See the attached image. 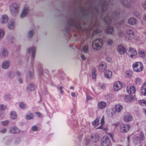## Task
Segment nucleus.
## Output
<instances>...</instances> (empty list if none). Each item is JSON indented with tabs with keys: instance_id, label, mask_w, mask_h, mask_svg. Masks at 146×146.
I'll return each instance as SVG.
<instances>
[{
	"instance_id": "46",
	"label": "nucleus",
	"mask_w": 146,
	"mask_h": 146,
	"mask_svg": "<svg viewBox=\"0 0 146 146\" xmlns=\"http://www.w3.org/2000/svg\"><path fill=\"white\" fill-rule=\"evenodd\" d=\"M99 87L102 89H104L106 87V86L104 84H100L99 85Z\"/></svg>"
},
{
	"instance_id": "13",
	"label": "nucleus",
	"mask_w": 146,
	"mask_h": 146,
	"mask_svg": "<svg viewBox=\"0 0 146 146\" xmlns=\"http://www.w3.org/2000/svg\"><path fill=\"white\" fill-rule=\"evenodd\" d=\"M20 131L19 129L15 126L11 127L9 130V132L11 134L17 133H19Z\"/></svg>"
},
{
	"instance_id": "9",
	"label": "nucleus",
	"mask_w": 146,
	"mask_h": 146,
	"mask_svg": "<svg viewBox=\"0 0 146 146\" xmlns=\"http://www.w3.org/2000/svg\"><path fill=\"white\" fill-rule=\"evenodd\" d=\"M107 106V103L104 101H100L98 102V108L101 109H104Z\"/></svg>"
},
{
	"instance_id": "30",
	"label": "nucleus",
	"mask_w": 146,
	"mask_h": 146,
	"mask_svg": "<svg viewBox=\"0 0 146 146\" xmlns=\"http://www.w3.org/2000/svg\"><path fill=\"white\" fill-rule=\"evenodd\" d=\"M135 82L137 84L140 85L142 83V81L141 78L137 77L135 78Z\"/></svg>"
},
{
	"instance_id": "50",
	"label": "nucleus",
	"mask_w": 146,
	"mask_h": 146,
	"mask_svg": "<svg viewBox=\"0 0 146 146\" xmlns=\"http://www.w3.org/2000/svg\"><path fill=\"white\" fill-rule=\"evenodd\" d=\"M58 88L60 90L61 93L62 94H63V91L62 90V87L61 86H59L58 87Z\"/></svg>"
},
{
	"instance_id": "12",
	"label": "nucleus",
	"mask_w": 146,
	"mask_h": 146,
	"mask_svg": "<svg viewBox=\"0 0 146 146\" xmlns=\"http://www.w3.org/2000/svg\"><path fill=\"white\" fill-rule=\"evenodd\" d=\"M27 89L28 92H31L34 91L35 89V86L34 84H30L28 85Z\"/></svg>"
},
{
	"instance_id": "15",
	"label": "nucleus",
	"mask_w": 146,
	"mask_h": 146,
	"mask_svg": "<svg viewBox=\"0 0 146 146\" xmlns=\"http://www.w3.org/2000/svg\"><path fill=\"white\" fill-rule=\"evenodd\" d=\"M10 62L8 60L4 61L2 64V68L3 69H8L10 66Z\"/></svg>"
},
{
	"instance_id": "19",
	"label": "nucleus",
	"mask_w": 146,
	"mask_h": 146,
	"mask_svg": "<svg viewBox=\"0 0 146 146\" xmlns=\"http://www.w3.org/2000/svg\"><path fill=\"white\" fill-rule=\"evenodd\" d=\"M8 55V51L6 49H3L2 50L0 54V55L1 57H4L7 56Z\"/></svg>"
},
{
	"instance_id": "58",
	"label": "nucleus",
	"mask_w": 146,
	"mask_h": 146,
	"mask_svg": "<svg viewBox=\"0 0 146 146\" xmlns=\"http://www.w3.org/2000/svg\"><path fill=\"white\" fill-rule=\"evenodd\" d=\"M101 31V30L100 29H97L94 32L97 33H100Z\"/></svg>"
},
{
	"instance_id": "2",
	"label": "nucleus",
	"mask_w": 146,
	"mask_h": 146,
	"mask_svg": "<svg viewBox=\"0 0 146 146\" xmlns=\"http://www.w3.org/2000/svg\"><path fill=\"white\" fill-rule=\"evenodd\" d=\"M9 7L11 14L14 16L17 15L19 11V5L16 3H13Z\"/></svg>"
},
{
	"instance_id": "41",
	"label": "nucleus",
	"mask_w": 146,
	"mask_h": 146,
	"mask_svg": "<svg viewBox=\"0 0 146 146\" xmlns=\"http://www.w3.org/2000/svg\"><path fill=\"white\" fill-rule=\"evenodd\" d=\"M34 34V31L31 30L30 31L28 32V35L30 37H32Z\"/></svg>"
},
{
	"instance_id": "26",
	"label": "nucleus",
	"mask_w": 146,
	"mask_h": 146,
	"mask_svg": "<svg viewBox=\"0 0 146 146\" xmlns=\"http://www.w3.org/2000/svg\"><path fill=\"white\" fill-rule=\"evenodd\" d=\"M128 39L132 38L134 36V33L133 31L128 29Z\"/></svg>"
},
{
	"instance_id": "18",
	"label": "nucleus",
	"mask_w": 146,
	"mask_h": 146,
	"mask_svg": "<svg viewBox=\"0 0 146 146\" xmlns=\"http://www.w3.org/2000/svg\"><path fill=\"white\" fill-rule=\"evenodd\" d=\"M91 139L93 142H97L99 140V137L98 134H93L91 136Z\"/></svg>"
},
{
	"instance_id": "57",
	"label": "nucleus",
	"mask_w": 146,
	"mask_h": 146,
	"mask_svg": "<svg viewBox=\"0 0 146 146\" xmlns=\"http://www.w3.org/2000/svg\"><path fill=\"white\" fill-rule=\"evenodd\" d=\"M81 57L82 59L83 60H85L86 59V58L84 55L82 54L81 56Z\"/></svg>"
},
{
	"instance_id": "36",
	"label": "nucleus",
	"mask_w": 146,
	"mask_h": 146,
	"mask_svg": "<svg viewBox=\"0 0 146 146\" xmlns=\"http://www.w3.org/2000/svg\"><path fill=\"white\" fill-rule=\"evenodd\" d=\"M141 90L142 94L143 95L146 96V87L142 86Z\"/></svg>"
},
{
	"instance_id": "5",
	"label": "nucleus",
	"mask_w": 146,
	"mask_h": 146,
	"mask_svg": "<svg viewBox=\"0 0 146 146\" xmlns=\"http://www.w3.org/2000/svg\"><path fill=\"white\" fill-rule=\"evenodd\" d=\"M123 86V83L119 81L115 82L113 84V88L114 91H118L121 90Z\"/></svg>"
},
{
	"instance_id": "4",
	"label": "nucleus",
	"mask_w": 146,
	"mask_h": 146,
	"mask_svg": "<svg viewBox=\"0 0 146 146\" xmlns=\"http://www.w3.org/2000/svg\"><path fill=\"white\" fill-rule=\"evenodd\" d=\"M136 88L133 86L129 87V90H128V93H129V96L128 95V101L130 102H132L134 101L135 99V92Z\"/></svg>"
},
{
	"instance_id": "1",
	"label": "nucleus",
	"mask_w": 146,
	"mask_h": 146,
	"mask_svg": "<svg viewBox=\"0 0 146 146\" xmlns=\"http://www.w3.org/2000/svg\"><path fill=\"white\" fill-rule=\"evenodd\" d=\"M103 44V41L101 39H97L94 40L92 43V46L95 49L99 50L102 48Z\"/></svg>"
},
{
	"instance_id": "8",
	"label": "nucleus",
	"mask_w": 146,
	"mask_h": 146,
	"mask_svg": "<svg viewBox=\"0 0 146 146\" xmlns=\"http://www.w3.org/2000/svg\"><path fill=\"white\" fill-rule=\"evenodd\" d=\"M29 11V8L28 7H24L20 15V17L23 18L25 17L27 15Z\"/></svg>"
},
{
	"instance_id": "49",
	"label": "nucleus",
	"mask_w": 146,
	"mask_h": 146,
	"mask_svg": "<svg viewBox=\"0 0 146 146\" xmlns=\"http://www.w3.org/2000/svg\"><path fill=\"white\" fill-rule=\"evenodd\" d=\"M124 119L126 122L128 121V115L126 114L124 117Z\"/></svg>"
},
{
	"instance_id": "55",
	"label": "nucleus",
	"mask_w": 146,
	"mask_h": 146,
	"mask_svg": "<svg viewBox=\"0 0 146 146\" xmlns=\"http://www.w3.org/2000/svg\"><path fill=\"white\" fill-rule=\"evenodd\" d=\"M35 113L37 114V115L39 117H40L41 116V114L38 112H35Z\"/></svg>"
},
{
	"instance_id": "39",
	"label": "nucleus",
	"mask_w": 146,
	"mask_h": 146,
	"mask_svg": "<svg viewBox=\"0 0 146 146\" xmlns=\"http://www.w3.org/2000/svg\"><path fill=\"white\" fill-rule=\"evenodd\" d=\"M9 123L8 120H6L3 121L1 123L2 125L3 126H5L7 125Z\"/></svg>"
},
{
	"instance_id": "34",
	"label": "nucleus",
	"mask_w": 146,
	"mask_h": 146,
	"mask_svg": "<svg viewBox=\"0 0 146 146\" xmlns=\"http://www.w3.org/2000/svg\"><path fill=\"white\" fill-rule=\"evenodd\" d=\"M15 76V73L14 72L11 71L9 72L8 74L9 77L11 78H14Z\"/></svg>"
},
{
	"instance_id": "60",
	"label": "nucleus",
	"mask_w": 146,
	"mask_h": 146,
	"mask_svg": "<svg viewBox=\"0 0 146 146\" xmlns=\"http://www.w3.org/2000/svg\"><path fill=\"white\" fill-rule=\"evenodd\" d=\"M17 75L18 76H20L21 75V73L19 71H17L16 72Z\"/></svg>"
},
{
	"instance_id": "16",
	"label": "nucleus",
	"mask_w": 146,
	"mask_h": 146,
	"mask_svg": "<svg viewBox=\"0 0 146 146\" xmlns=\"http://www.w3.org/2000/svg\"><path fill=\"white\" fill-rule=\"evenodd\" d=\"M123 106L120 104H117L115 106L114 109L115 111L117 113H119L122 110Z\"/></svg>"
},
{
	"instance_id": "29",
	"label": "nucleus",
	"mask_w": 146,
	"mask_h": 146,
	"mask_svg": "<svg viewBox=\"0 0 146 146\" xmlns=\"http://www.w3.org/2000/svg\"><path fill=\"white\" fill-rule=\"evenodd\" d=\"M82 50L84 52L87 53L88 52V46L87 44H85L82 47Z\"/></svg>"
},
{
	"instance_id": "23",
	"label": "nucleus",
	"mask_w": 146,
	"mask_h": 146,
	"mask_svg": "<svg viewBox=\"0 0 146 146\" xmlns=\"http://www.w3.org/2000/svg\"><path fill=\"white\" fill-rule=\"evenodd\" d=\"M8 26L10 29L12 30L14 29L15 25L14 22L13 21L9 22L8 24Z\"/></svg>"
},
{
	"instance_id": "43",
	"label": "nucleus",
	"mask_w": 146,
	"mask_h": 146,
	"mask_svg": "<svg viewBox=\"0 0 146 146\" xmlns=\"http://www.w3.org/2000/svg\"><path fill=\"white\" fill-rule=\"evenodd\" d=\"M6 108V106L5 105L2 104L0 105V110L1 111L5 110Z\"/></svg>"
},
{
	"instance_id": "52",
	"label": "nucleus",
	"mask_w": 146,
	"mask_h": 146,
	"mask_svg": "<svg viewBox=\"0 0 146 146\" xmlns=\"http://www.w3.org/2000/svg\"><path fill=\"white\" fill-rule=\"evenodd\" d=\"M32 129L33 131H36L37 130L38 128L36 126H34L32 127Z\"/></svg>"
},
{
	"instance_id": "28",
	"label": "nucleus",
	"mask_w": 146,
	"mask_h": 146,
	"mask_svg": "<svg viewBox=\"0 0 146 146\" xmlns=\"http://www.w3.org/2000/svg\"><path fill=\"white\" fill-rule=\"evenodd\" d=\"M34 114L32 113H29L26 115V118L27 120H30L33 119Z\"/></svg>"
},
{
	"instance_id": "37",
	"label": "nucleus",
	"mask_w": 146,
	"mask_h": 146,
	"mask_svg": "<svg viewBox=\"0 0 146 146\" xmlns=\"http://www.w3.org/2000/svg\"><path fill=\"white\" fill-rule=\"evenodd\" d=\"M19 106L20 108L23 109L25 107L26 105L24 103L21 102L19 103Z\"/></svg>"
},
{
	"instance_id": "48",
	"label": "nucleus",
	"mask_w": 146,
	"mask_h": 146,
	"mask_svg": "<svg viewBox=\"0 0 146 146\" xmlns=\"http://www.w3.org/2000/svg\"><path fill=\"white\" fill-rule=\"evenodd\" d=\"M133 71L131 70L128 71V78L131 77L133 75Z\"/></svg>"
},
{
	"instance_id": "63",
	"label": "nucleus",
	"mask_w": 146,
	"mask_h": 146,
	"mask_svg": "<svg viewBox=\"0 0 146 146\" xmlns=\"http://www.w3.org/2000/svg\"><path fill=\"white\" fill-rule=\"evenodd\" d=\"M124 100L125 102H128V96L127 95L125 96L124 98Z\"/></svg>"
},
{
	"instance_id": "38",
	"label": "nucleus",
	"mask_w": 146,
	"mask_h": 146,
	"mask_svg": "<svg viewBox=\"0 0 146 146\" xmlns=\"http://www.w3.org/2000/svg\"><path fill=\"white\" fill-rule=\"evenodd\" d=\"M33 76V73L32 71H30L27 75V78H31Z\"/></svg>"
},
{
	"instance_id": "40",
	"label": "nucleus",
	"mask_w": 146,
	"mask_h": 146,
	"mask_svg": "<svg viewBox=\"0 0 146 146\" xmlns=\"http://www.w3.org/2000/svg\"><path fill=\"white\" fill-rule=\"evenodd\" d=\"M4 32L3 30L0 29V40L2 38L4 35Z\"/></svg>"
},
{
	"instance_id": "44",
	"label": "nucleus",
	"mask_w": 146,
	"mask_h": 146,
	"mask_svg": "<svg viewBox=\"0 0 146 146\" xmlns=\"http://www.w3.org/2000/svg\"><path fill=\"white\" fill-rule=\"evenodd\" d=\"M142 6L144 9H146V0H145L142 3Z\"/></svg>"
},
{
	"instance_id": "3",
	"label": "nucleus",
	"mask_w": 146,
	"mask_h": 146,
	"mask_svg": "<svg viewBox=\"0 0 146 146\" xmlns=\"http://www.w3.org/2000/svg\"><path fill=\"white\" fill-rule=\"evenodd\" d=\"M132 66L133 70L138 72L141 71L143 68L142 63L140 62H135L133 64Z\"/></svg>"
},
{
	"instance_id": "54",
	"label": "nucleus",
	"mask_w": 146,
	"mask_h": 146,
	"mask_svg": "<svg viewBox=\"0 0 146 146\" xmlns=\"http://www.w3.org/2000/svg\"><path fill=\"white\" fill-rule=\"evenodd\" d=\"M133 119L132 116L130 115H128V121H131Z\"/></svg>"
},
{
	"instance_id": "27",
	"label": "nucleus",
	"mask_w": 146,
	"mask_h": 146,
	"mask_svg": "<svg viewBox=\"0 0 146 146\" xmlns=\"http://www.w3.org/2000/svg\"><path fill=\"white\" fill-rule=\"evenodd\" d=\"M104 20L105 22L107 24H109L111 22V19L109 17H106L104 19Z\"/></svg>"
},
{
	"instance_id": "6",
	"label": "nucleus",
	"mask_w": 146,
	"mask_h": 146,
	"mask_svg": "<svg viewBox=\"0 0 146 146\" xmlns=\"http://www.w3.org/2000/svg\"><path fill=\"white\" fill-rule=\"evenodd\" d=\"M110 143V140L107 136L104 137L102 140L101 144L103 146H108Z\"/></svg>"
},
{
	"instance_id": "10",
	"label": "nucleus",
	"mask_w": 146,
	"mask_h": 146,
	"mask_svg": "<svg viewBox=\"0 0 146 146\" xmlns=\"http://www.w3.org/2000/svg\"><path fill=\"white\" fill-rule=\"evenodd\" d=\"M107 65L104 62H100L99 66V68L100 71L103 72L106 68Z\"/></svg>"
},
{
	"instance_id": "62",
	"label": "nucleus",
	"mask_w": 146,
	"mask_h": 146,
	"mask_svg": "<svg viewBox=\"0 0 146 146\" xmlns=\"http://www.w3.org/2000/svg\"><path fill=\"white\" fill-rule=\"evenodd\" d=\"M106 60H107V61L109 62H110L111 61V58L108 57L106 58Z\"/></svg>"
},
{
	"instance_id": "17",
	"label": "nucleus",
	"mask_w": 146,
	"mask_h": 146,
	"mask_svg": "<svg viewBox=\"0 0 146 146\" xmlns=\"http://www.w3.org/2000/svg\"><path fill=\"white\" fill-rule=\"evenodd\" d=\"M125 50V48L122 45H120L118 47V52L121 54H123L124 53Z\"/></svg>"
},
{
	"instance_id": "31",
	"label": "nucleus",
	"mask_w": 146,
	"mask_h": 146,
	"mask_svg": "<svg viewBox=\"0 0 146 146\" xmlns=\"http://www.w3.org/2000/svg\"><path fill=\"white\" fill-rule=\"evenodd\" d=\"M139 56L145 59V57H146V54L145 52L143 51H141L139 52Z\"/></svg>"
},
{
	"instance_id": "25",
	"label": "nucleus",
	"mask_w": 146,
	"mask_h": 146,
	"mask_svg": "<svg viewBox=\"0 0 146 146\" xmlns=\"http://www.w3.org/2000/svg\"><path fill=\"white\" fill-rule=\"evenodd\" d=\"M113 31V27L112 26H109L106 29V32L108 34H111Z\"/></svg>"
},
{
	"instance_id": "64",
	"label": "nucleus",
	"mask_w": 146,
	"mask_h": 146,
	"mask_svg": "<svg viewBox=\"0 0 146 146\" xmlns=\"http://www.w3.org/2000/svg\"><path fill=\"white\" fill-rule=\"evenodd\" d=\"M109 135H110V137L113 140V135L111 133H109Z\"/></svg>"
},
{
	"instance_id": "20",
	"label": "nucleus",
	"mask_w": 146,
	"mask_h": 146,
	"mask_svg": "<svg viewBox=\"0 0 146 146\" xmlns=\"http://www.w3.org/2000/svg\"><path fill=\"white\" fill-rule=\"evenodd\" d=\"M105 77L108 79L110 78L112 76V74L111 71L109 70H106L104 73Z\"/></svg>"
},
{
	"instance_id": "56",
	"label": "nucleus",
	"mask_w": 146,
	"mask_h": 146,
	"mask_svg": "<svg viewBox=\"0 0 146 146\" xmlns=\"http://www.w3.org/2000/svg\"><path fill=\"white\" fill-rule=\"evenodd\" d=\"M143 19L144 21H146V13L143 15Z\"/></svg>"
},
{
	"instance_id": "22",
	"label": "nucleus",
	"mask_w": 146,
	"mask_h": 146,
	"mask_svg": "<svg viewBox=\"0 0 146 146\" xmlns=\"http://www.w3.org/2000/svg\"><path fill=\"white\" fill-rule=\"evenodd\" d=\"M137 22L136 19L133 17L131 18L128 19V23L133 25H135Z\"/></svg>"
},
{
	"instance_id": "59",
	"label": "nucleus",
	"mask_w": 146,
	"mask_h": 146,
	"mask_svg": "<svg viewBox=\"0 0 146 146\" xmlns=\"http://www.w3.org/2000/svg\"><path fill=\"white\" fill-rule=\"evenodd\" d=\"M92 99V98L90 96H87V100H90Z\"/></svg>"
},
{
	"instance_id": "47",
	"label": "nucleus",
	"mask_w": 146,
	"mask_h": 146,
	"mask_svg": "<svg viewBox=\"0 0 146 146\" xmlns=\"http://www.w3.org/2000/svg\"><path fill=\"white\" fill-rule=\"evenodd\" d=\"M104 123V117L103 116L101 120V124L102 125H103Z\"/></svg>"
},
{
	"instance_id": "53",
	"label": "nucleus",
	"mask_w": 146,
	"mask_h": 146,
	"mask_svg": "<svg viewBox=\"0 0 146 146\" xmlns=\"http://www.w3.org/2000/svg\"><path fill=\"white\" fill-rule=\"evenodd\" d=\"M119 123L117 122L113 124L112 125H114L115 127V128L119 125Z\"/></svg>"
},
{
	"instance_id": "32",
	"label": "nucleus",
	"mask_w": 146,
	"mask_h": 146,
	"mask_svg": "<svg viewBox=\"0 0 146 146\" xmlns=\"http://www.w3.org/2000/svg\"><path fill=\"white\" fill-rule=\"evenodd\" d=\"M139 103L140 105L142 106H146V100H140L139 101Z\"/></svg>"
},
{
	"instance_id": "24",
	"label": "nucleus",
	"mask_w": 146,
	"mask_h": 146,
	"mask_svg": "<svg viewBox=\"0 0 146 146\" xmlns=\"http://www.w3.org/2000/svg\"><path fill=\"white\" fill-rule=\"evenodd\" d=\"M17 115L16 112L15 111H12L10 113V117L12 119H15L17 118Z\"/></svg>"
},
{
	"instance_id": "33",
	"label": "nucleus",
	"mask_w": 146,
	"mask_h": 146,
	"mask_svg": "<svg viewBox=\"0 0 146 146\" xmlns=\"http://www.w3.org/2000/svg\"><path fill=\"white\" fill-rule=\"evenodd\" d=\"M11 98V95L9 94H7L5 95L4 97V100L6 101H8Z\"/></svg>"
},
{
	"instance_id": "7",
	"label": "nucleus",
	"mask_w": 146,
	"mask_h": 146,
	"mask_svg": "<svg viewBox=\"0 0 146 146\" xmlns=\"http://www.w3.org/2000/svg\"><path fill=\"white\" fill-rule=\"evenodd\" d=\"M128 52L130 54L129 56L131 58H133L136 57L137 52L135 48H130Z\"/></svg>"
},
{
	"instance_id": "11",
	"label": "nucleus",
	"mask_w": 146,
	"mask_h": 146,
	"mask_svg": "<svg viewBox=\"0 0 146 146\" xmlns=\"http://www.w3.org/2000/svg\"><path fill=\"white\" fill-rule=\"evenodd\" d=\"M36 48L35 47H32L29 48L28 49V52L29 53L32 54L31 59L32 60H33L35 58V54Z\"/></svg>"
},
{
	"instance_id": "21",
	"label": "nucleus",
	"mask_w": 146,
	"mask_h": 146,
	"mask_svg": "<svg viewBox=\"0 0 146 146\" xmlns=\"http://www.w3.org/2000/svg\"><path fill=\"white\" fill-rule=\"evenodd\" d=\"M8 17L5 15H4L2 16L1 19V22L2 23H6L8 21Z\"/></svg>"
},
{
	"instance_id": "51",
	"label": "nucleus",
	"mask_w": 146,
	"mask_h": 146,
	"mask_svg": "<svg viewBox=\"0 0 146 146\" xmlns=\"http://www.w3.org/2000/svg\"><path fill=\"white\" fill-rule=\"evenodd\" d=\"M7 131L6 128H3L0 131V132L2 133H4L6 132Z\"/></svg>"
},
{
	"instance_id": "45",
	"label": "nucleus",
	"mask_w": 146,
	"mask_h": 146,
	"mask_svg": "<svg viewBox=\"0 0 146 146\" xmlns=\"http://www.w3.org/2000/svg\"><path fill=\"white\" fill-rule=\"evenodd\" d=\"M96 72L95 71H93L92 73V78L94 79H95L96 78Z\"/></svg>"
},
{
	"instance_id": "61",
	"label": "nucleus",
	"mask_w": 146,
	"mask_h": 146,
	"mask_svg": "<svg viewBox=\"0 0 146 146\" xmlns=\"http://www.w3.org/2000/svg\"><path fill=\"white\" fill-rule=\"evenodd\" d=\"M19 81L20 83L22 84L23 82L22 79L21 78H19Z\"/></svg>"
},
{
	"instance_id": "14",
	"label": "nucleus",
	"mask_w": 146,
	"mask_h": 146,
	"mask_svg": "<svg viewBox=\"0 0 146 146\" xmlns=\"http://www.w3.org/2000/svg\"><path fill=\"white\" fill-rule=\"evenodd\" d=\"M128 129L127 124H122L120 125V129L121 132L125 133L127 132Z\"/></svg>"
},
{
	"instance_id": "35",
	"label": "nucleus",
	"mask_w": 146,
	"mask_h": 146,
	"mask_svg": "<svg viewBox=\"0 0 146 146\" xmlns=\"http://www.w3.org/2000/svg\"><path fill=\"white\" fill-rule=\"evenodd\" d=\"M99 121V119L97 118L92 122V125L93 126H96L98 124Z\"/></svg>"
},
{
	"instance_id": "42",
	"label": "nucleus",
	"mask_w": 146,
	"mask_h": 146,
	"mask_svg": "<svg viewBox=\"0 0 146 146\" xmlns=\"http://www.w3.org/2000/svg\"><path fill=\"white\" fill-rule=\"evenodd\" d=\"M106 42L108 44L110 45H111L113 43L112 40L110 39H108L107 40Z\"/></svg>"
}]
</instances>
